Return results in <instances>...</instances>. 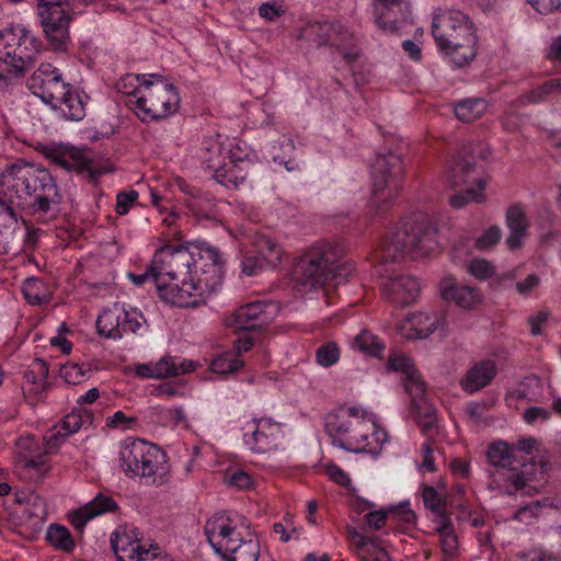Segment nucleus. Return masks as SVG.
Segmentation results:
<instances>
[{
  "label": "nucleus",
  "mask_w": 561,
  "mask_h": 561,
  "mask_svg": "<svg viewBox=\"0 0 561 561\" xmlns=\"http://www.w3.org/2000/svg\"><path fill=\"white\" fill-rule=\"evenodd\" d=\"M436 229L425 214H413L401 221L399 228L382 241L375 252V272L382 279V296L396 306L414 304L421 293L419 279L398 272L394 264L405 257L420 260L437 249Z\"/></svg>",
  "instance_id": "obj_1"
},
{
  "label": "nucleus",
  "mask_w": 561,
  "mask_h": 561,
  "mask_svg": "<svg viewBox=\"0 0 561 561\" xmlns=\"http://www.w3.org/2000/svg\"><path fill=\"white\" fill-rule=\"evenodd\" d=\"M60 197L50 173L34 164L19 162L5 167L0 173V207H31L33 211L47 214Z\"/></svg>",
  "instance_id": "obj_2"
},
{
  "label": "nucleus",
  "mask_w": 561,
  "mask_h": 561,
  "mask_svg": "<svg viewBox=\"0 0 561 561\" xmlns=\"http://www.w3.org/2000/svg\"><path fill=\"white\" fill-rule=\"evenodd\" d=\"M194 263L192 243L164 245L156 251L152 271L161 300L181 308L196 307L193 290H190Z\"/></svg>",
  "instance_id": "obj_3"
},
{
  "label": "nucleus",
  "mask_w": 561,
  "mask_h": 561,
  "mask_svg": "<svg viewBox=\"0 0 561 561\" xmlns=\"http://www.w3.org/2000/svg\"><path fill=\"white\" fill-rule=\"evenodd\" d=\"M325 431L333 444L352 453L378 454L387 442V433L377 427L374 417L357 407H341L325 417Z\"/></svg>",
  "instance_id": "obj_4"
},
{
  "label": "nucleus",
  "mask_w": 561,
  "mask_h": 561,
  "mask_svg": "<svg viewBox=\"0 0 561 561\" xmlns=\"http://www.w3.org/2000/svg\"><path fill=\"white\" fill-rule=\"evenodd\" d=\"M486 459L493 467L489 471L490 488L507 495L515 494L533 481L543 480L547 470L546 462L527 461L516 455L513 446L501 440L489 446Z\"/></svg>",
  "instance_id": "obj_5"
},
{
  "label": "nucleus",
  "mask_w": 561,
  "mask_h": 561,
  "mask_svg": "<svg viewBox=\"0 0 561 561\" xmlns=\"http://www.w3.org/2000/svg\"><path fill=\"white\" fill-rule=\"evenodd\" d=\"M434 41L456 67L468 65L477 55V34L473 23L459 10H444L433 18Z\"/></svg>",
  "instance_id": "obj_6"
},
{
  "label": "nucleus",
  "mask_w": 561,
  "mask_h": 561,
  "mask_svg": "<svg viewBox=\"0 0 561 561\" xmlns=\"http://www.w3.org/2000/svg\"><path fill=\"white\" fill-rule=\"evenodd\" d=\"M41 41L22 25L0 32V89L9 87L12 76L22 77L41 53Z\"/></svg>",
  "instance_id": "obj_7"
},
{
  "label": "nucleus",
  "mask_w": 561,
  "mask_h": 561,
  "mask_svg": "<svg viewBox=\"0 0 561 561\" xmlns=\"http://www.w3.org/2000/svg\"><path fill=\"white\" fill-rule=\"evenodd\" d=\"M119 467L128 478H139L150 485L160 486L169 480L170 468L164 451L140 438L122 442Z\"/></svg>",
  "instance_id": "obj_8"
},
{
  "label": "nucleus",
  "mask_w": 561,
  "mask_h": 561,
  "mask_svg": "<svg viewBox=\"0 0 561 561\" xmlns=\"http://www.w3.org/2000/svg\"><path fill=\"white\" fill-rule=\"evenodd\" d=\"M370 205L378 213L386 211L402 190L404 167L401 156L392 151L378 153L370 168Z\"/></svg>",
  "instance_id": "obj_9"
},
{
  "label": "nucleus",
  "mask_w": 561,
  "mask_h": 561,
  "mask_svg": "<svg viewBox=\"0 0 561 561\" xmlns=\"http://www.w3.org/2000/svg\"><path fill=\"white\" fill-rule=\"evenodd\" d=\"M156 81L145 82L136 99L126 101V105L142 121L151 122L168 118L180 106V96L175 87L162 80L161 76L148 75Z\"/></svg>",
  "instance_id": "obj_10"
},
{
  "label": "nucleus",
  "mask_w": 561,
  "mask_h": 561,
  "mask_svg": "<svg viewBox=\"0 0 561 561\" xmlns=\"http://www.w3.org/2000/svg\"><path fill=\"white\" fill-rule=\"evenodd\" d=\"M193 276L190 290H193L196 306L215 293L222 283L224 260L219 250L206 243H192Z\"/></svg>",
  "instance_id": "obj_11"
},
{
  "label": "nucleus",
  "mask_w": 561,
  "mask_h": 561,
  "mask_svg": "<svg viewBox=\"0 0 561 561\" xmlns=\"http://www.w3.org/2000/svg\"><path fill=\"white\" fill-rule=\"evenodd\" d=\"M36 12L50 48L66 50L70 41L69 3L66 0H36Z\"/></svg>",
  "instance_id": "obj_12"
},
{
  "label": "nucleus",
  "mask_w": 561,
  "mask_h": 561,
  "mask_svg": "<svg viewBox=\"0 0 561 561\" xmlns=\"http://www.w3.org/2000/svg\"><path fill=\"white\" fill-rule=\"evenodd\" d=\"M243 518L237 513L219 512L214 514L204 526V533L214 551L221 556L234 545L236 540L249 529L243 525Z\"/></svg>",
  "instance_id": "obj_13"
},
{
  "label": "nucleus",
  "mask_w": 561,
  "mask_h": 561,
  "mask_svg": "<svg viewBox=\"0 0 561 561\" xmlns=\"http://www.w3.org/2000/svg\"><path fill=\"white\" fill-rule=\"evenodd\" d=\"M68 84L61 70L50 62H42L26 80L30 92L50 107L61 100Z\"/></svg>",
  "instance_id": "obj_14"
},
{
  "label": "nucleus",
  "mask_w": 561,
  "mask_h": 561,
  "mask_svg": "<svg viewBox=\"0 0 561 561\" xmlns=\"http://www.w3.org/2000/svg\"><path fill=\"white\" fill-rule=\"evenodd\" d=\"M282 437V424L271 417L252 419L243 426L244 444L257 454L277 449Z\"/></svg>",
  "instance_id": "obj_15"
},
{
  "label": "nucleus",
  "mask_w": 561,
  "mask_h": 561,
  "mask_svg": "<svg viewBox=\"0 0 561 561\" xmlns=\"http://www.w3.org/2000/svg\"><path fill=\"white\" fill-rule=\"evenodd\" d=\"M45 156L56 165L66 171H75L78 174L87 176L90 181H96L101 171L95 169L91 151L87 149L69 148H47Z\"/></svg>",
  "instance_id": "obj_16"
},
{
  "label": "nucleus",
  "mask_w": 561,
  "mask_h": 561,
  "mask_svg": "<svg viewBox=\"0 0 561 561\" xmlns=\"http://www.w3.org/2000/svg\"><path fill=\"white\" fill-rule=\"evenodd\" d=\"M273 306L262 301H253L237 309L227 320V325L236 331L260 330L273 318Z\"/></svg>",
  "instance_id": "obj_17"
},
{
  "label": "nucleus",
  "mask_w": 561,
  "mask_h": 561,
  "mask_svg": "<svg viewBox=\"0 0 561 561\" xmlns=\"http://www.w3.org/2000/svg\"><path fill=\"white\" fill-rule=\"evenodd\" d=\"M409 0H373L374 22L387 34H396L410 13Z\"/></svg>",
  "instance_id": "obj_18"
},
{
  "label": "nucleus",
  "mask_w": 561,
  "mask_h": 561,
  "mask_svg": "<svg viewBox=\"0 0 561 561\" xmlns=\"http://www.w3.org/2000/svg\"><path fill=\"white\" fill-rule=\"evenodd\" d=\"M15 208L0 213V254H14L23 249L26 230L19 224Z\"/></svg>",
  "instance_id": "obj_19"
},
{
  "label": "nucleus",
  "mask_w": 561,
  "mask_h": 561,
  "mask_svg": "<svg viewBox=\"0 0 561 561\" xmlns=\"http://www.w3.org/2000/svg\"><path fill=\"white\" fill-rule=\"evenodd\" d=\"M447 183L451 188L465 186L484 190L488 176L473 162L459 158L453 162L448 171Z\"/></svg>",
  "instance_id": "obj_20"
},
{
  "label": "nucleus",
  "mask_w": 561,
  "mask_h": 561,
  "mask_svg": "<svg viewBox=\"0 0 561 561\" xmlns=\"http://www.w3.org/2000/svg\"><path fill=\"white\" fill-rule=\"evenodd\" d=\"M136 528L119 527L111 535V546L118 561H136L145 550Z\"/></svg>",
  "instance_id": "obj_21"
},
{
  "label": "nucleus",
  "mask_w": 561,
  "mask_h": 561,
  "mask_svg": "<svg viewBox=\"0 0 561 561\" xmlns=\"http://www.w3.org/2000/svg\"><path fill=\"white\" fill-rule=\"evenodd\" d=\"M65 93L61 95V100H58L51 105V108L57 111L61 117L68 121L79 122L85 116V106L88 95L79 89L72 87L70 83Z\"/></svg>",
  "instance_id": "obj_22"
},
{
  "label": "nucleus",
  "mask_w": 561,
  "mask_h": 561,
  "mask_svg": "<svg viewBox=\"0 0 561 561\" xmlns=\"http://www.w3.org/2000/svg\"><path fill=\"white\" fill-rule=\"evenodd\" d=\"M497 375L494 360L483 359L474 363L460 379V386L467 393H474L489 386Z\"/></svg>",
  "instance_id": "obj_23"
},
{
  "label": "nucleus",
  "mask_w": 561,
  "mask_h": 561,
  "mask_svg": "<svg viewBox=\"0 0 561 561\" xmlns=\"http://www.w3.org/2000/svg\"><path fill=\"white\" fill-rule=\"evenodd\" d=\"M440 295L444 300L454 301L462 309H472L481 301L480 291L476 287L459 285L454 277L442 280Z\"/></svg>",
  "instance_id": "obj_24"
},
{
  "label": "nucleus",
  "mask_w": 561,
  "mask_h": 561,
  "mask_svg": "<svg viewBox=\"0 0 561 561\" xmlns=\"http://www.w3.org/2000/svg\"><path fill=\"white\" fill-rule=\"evenodd\" d=\"M439 325V318L423 312L408 316L397 325L398 332L405 339H426Z\"/></svg>",
  "instance_id": "obj_25"
},
{
  "label": "nucleus",
  "mask_w": 561,
  "mask_h": 561,
  "mask_svg": "<svg viewBox=\"0 0 561 561\" xmlns=\"http://www.w3.org/2000/svg\"><path fill=\"white\" fill-rule=\"evenodd\" d=\"M48 373V365L44 359L35 358L32 362L23 376V392L26 398L33 396L35 400H38L47 392L49 389Z\"/></svg>",
  "instance_id": "obj_26"
},
{
  "label": "nucleus",
  "mask_w": 561,
  "mask_h": 561,
  "mask_svg": "<svg viewBox=\"0 0 561 561\" xmlns=\"http://www.w3.org/2000/svg\"><path fill=\"white\" fill-rule=\"evenodd\" d=\"M116 508L117 503L112 496L99 493L92 501L72 514L71 524L76 529L82 530L90 519Z\"/></svg>",
  "instance_id": "obj_27"
},
{
  "label": "nucleus",
  "mask_w": 561,
  "mask_h": 561,
  "mask_svg": "<svg viewBox=\"0 0 561 561\" xmlns=\"http://www.w3.org/2000/svg\"><path fill=\"white\" fill-rule=\"evenodd\" d=\"M295 274L299 284L310 289L322 288L330 280L332 272L314 262L309 265V257L302 255L297 262Z\"/></svg>",
  "instance_id": "obj_28"
},
{
  "label": "nucleus",
  "mask_w": 561,
  "mask_h": 561,
  "mask_svg": "<svg viewBox=\"0 0 561 561\" xmlns=\"http://www.w3.org/2000/svg\"><path fill=\"white\" fill-rule=\"evenodd\" d=\"M251 162L247 159H233L228 157V161L222 165L217 174H214L215 180L226 186L227 188H239L244 183Z\"/></svg>",
  "instance_id": "obj_29"
},
{
  "label": "nucleus",
  "mask_w": 561,
  "mask_h": 561,
  "mask_svg": "<svg viewBox=\"0 0 561 561\" xmlns=\"http://www.w3.org/2000/svg\"><path fill=\"white\" fill-rule=\"evenodd\" d=\"M234 542L220 556L225 561H257L260 543L249 529Z\"/></svg>",
  "instance_id": "obj_30"
},
{
  "label": "nucleus",
  "mask_w": 561,
  "mask_h": 561,
  "mask_svg": "<svg viewBox=\"0 0 561 561\" xmlns=\"http://www.w3.org/2000/svg\"><path fill=\"white\" fill-rule=\"evenodd\" d=\"M342 254L343 250L337 244L321 241L312 245L304 255L309 257V265L317 262L333 273L334 265L340 261Z\"/></svg>",
  "instance_id": "obj_31"
},
{
  "label": "nucleus",
  "mask_w": 561,
  "mask_h": 561,
  "mask_svg": "<svg viewBox=\"0 0 561 561\" xmlns=\"http://www.w3.org/2000/svg\"><path fill=\"white\" fill-rule=\"evenodd\" d=\"M199 159L206 169L217 174L228 159L227 151L217 138H206L199 148Z\"/></svg>",
  "instance_id": "obj_32"
},
{
  "label": "nucleus",
  "mask_w": 561,
  "mask_h": 561,
  "mask_svg": "<svg viewBox=\"0 0 561 561\" xmlns=\"http://www.w3.org/2000/svg\"><path fill=\"white\" fill-rule=\"evenodd\" d=\"M156 364L157 379L176 377L195 370L196 366L192 360L183 359L176 356H163Z\"/></svg>",
  "instance_id": "obj_33"
},
{
  "label": "nucleus",
  "mask_w": 561,
  "mask_h": 561,
  "mask_svg": "<svg viewBox=\"0 0 561 561\" xmlns=\"http://www.w3.org/2000/svg\"><path fill=\"white\" fill-rule=\"evenodd\" d=\"M96 329L100 335L107 339L123 337L121 310L117 307L104 310L96 320Z\"/></svg>",
  "instance_id": "obj_34"
},
{
  "label": "nucleus",
  "mask_w": 561,
  "mask_h": 561,
  "mask_svg": "<svg viewBox=\"0 0 561 561\" xmlns=\"http://www.w3.org/2000/svg\"><path fill=\"white\" fill-rule=\"evenodd\" d=\"M556 94H561V78L548 80L529 92L520 95L517 99V103L520 106L538 104Z\"/></svg>",
  "instance_id": "obj_35"
},
{
  "label": "nucleus",
  "mask_w": 561,
  "mask_h": 561,
  "mask_svg": "<svg viewBox=\"0 0 561 561\" xmlns=\"http://www.w3.org/2000/svg\"><path fill=\"white\" fill-rule=\"evenodd\" d=\"M85 424H91L90 415L84 411H73L64 416L55 426L56 433L51 438L67 437L77 433Z\"/></svg>",
  "instance_id": "obj_36"
},
{
  "label": "nucleus",
  "mask_w": 561,
  "mask_h": 561,
  "mask_svg": "<svg viewBox=\"0 0 561 561\" xmlns=\"http://www.w3.org/2000/svg\"><path fill=\"white\" fill-rule=\"evenodd\" d=\"M353 348L374 357H380L385 351V344L370 331L362 330L354 337Z\"/></svg>",
  "instance_id": "obj_37"
},
{
  "label": "nucleus",
  "mask_w": 561,
  "mask_h": 561,
  "mask_svg": "<svg viewBox=\"0 0 561 561\" xmlns=\"http://www.w3.org/2000/svg\"><path fill=\"white\" fill-rule=\"evenodd\" d=\"M486 110V103L482 99H469L459 102L455 106L456 117L465 123H471L480 118Z\"/></svg>",
  "instance_id": "obj_38"
},
{
  "label": "nucleus",
  "mask_w": 561,
  "mask_h": 561,
  "mask_svg": "<svg viewBox=\"0 0 561 561\" xmlns=\"http://www.w3.org/2000/svg\"><path fill=\"white\" fill-rule=\"evenodd\" d=\"M257 255L264 261L266 266L274 268L282 256V249L266 236H260L255 240Z\"/></svg>",
  "instance_id": "obj_39"
},
{
  "label": "nucleus",
  "mask_w": 561,
  "mask_h": 561,
  "mask_svg": "<svg viewBox=\"0 0 561 561\" xmlns=\"http://www.w3.org/2000/svg\"><path fill=\"white\" fill-rule=\"evenodd\" d=\"M47 541L56 549L69 552L75 548L70 531L61 525L53 524L46 533Z\"/></svg>",
  "instance_id": "obj_40"
},
{
  "label": "nucleus",
  "mask_w": 561,
  "mask_h": 561,
  "mask_svg": "<svg viewBox=\"0 0 561 561\" xmlns=\"http://www.w3.org/2000/svg\"><path fill=\"white\" fill-rule=\"evenodd\" d=\"M22 291L27 302L34 306H39L49 299L45 284L35 277L27 278L24 282Z\"/></svg>",
  "instance_id": "obj_41"
},
{
  "label": "nucleus",
  "mask_w": 561,
  "mask_h": 561,
  "mask_svg": "<svg viewBox=\"0 0 561 561\" xmlns=\"http://www.w3.org/2000/svg\"><path fill=\"white\" fill-rule=\"evenodd\" d=\"M90 368L77 363H67L60 366L59 375L68 385H80L90 377Z\"/></svg>",
  "instance_id": "obj_42"
},
{
  "label": "nucleus",
  "mask_w": 561,
  "mask_h": 561,
  "mask_svg": "<svg viewBox=\"0 0 561 561\" xmlns=\"http://www.w3.org/2000/svg\"><path fill=\"white\" fill-rule=\"evenodd\" d=\"M146 75H125L122 77L116 87L118 92L122 94H125L127 96H130V99H136L140 94V89L142 88V84L145 82H148L146 80Z\"/></svg>",
  "instance_id": "obj_43"
},
{
  "label": "nucleus",
  "mask_w": 561,
  "mask_h": 561,
  "mask_svg": "<svg viewBox=\"0 0 561 561\" xmlns=\"http://www.w3.org/2000/svg\"><path fill=\"white\" fill-rule=\"evenodd\" d=\"M340 347L333 341H329L320 345L316 351V362L318 365L324 368H329L336 364L340 359Z\"/></svg>",
  "instance_id": "obj_44"
},
{
  "label": "nucleus",
  "mask_w": 561,
  "mask_h": 561,
  "mask_svg": "<svg viewBox=\"0 0 561 561\" xmlns=\"http://www.w3.org/2000/svg\"><path fill=\"white\" fill-rule=\"evenodd\" d=\"M485 199L484 190L468 187L455 193L449 198V204L456 208L460 209L465 207L469 202L481 203Z\"/></svg>",
  "instance_id": "obj_45"
},
{
  "label": "nucleus",
  "mask_w": 561,
  "mask_h": 561,
  "mask_svg": "<svg viewBox=\"0 0 561 561\" xmlns=\"http://www.w3.org/2000/svg\"><path fill=\"white\" fill-rule=\"evenodd\" d=\"M403 383L412 402H415V400H420L421 398H425V382L416 368L404 376Z\"/></svg>",
  "instance_id": "obj_46"
},
{
  "label": "nucleus",
  "mask_w": 561,
  "mask_h": 561,
  "mask_svg": "<svg viewBox=\"0 0 561 561\" xmlns=\"http://www.w3.org/2000/svg\"><path fill=\"white\" fill-rule=\"evenodd\" d=\"M243 366V362L232 353H226L215 358L210 364V369L216 374H228L238 370Z\"/></svg>",
  "instance_id": "obj_47"
},
{
  "label": "nucleus",
  "mask_w": 561,
  "mask_h": 561,
  "mask_svg": "<svg viewBox=\"0 0 561 561\" xmlns=\"http://www.w3.org/2000/svg\"><path fill=\"white\" fill-rule=\"evenodd\" d=\"M320 28L325 33V38L320 42L321 44L339 46L347 36V31L340 23H323Z\"/></svg>",
  "instance_id": "obj_48"
},
{
  "label": "nucleus",
  "mask_w": 561,
  "mask_h": 561,
  "mask_svg": "<svg viewBox=\"0 0 561 561\" xmlns=\"http://www.w3.org/2000/svg\"><path fill=\"white\" fill-rule=\"evenodd\" d=\"M506 225L510 228V230L522 232L526 231L528 222L526 219L525 211L520 205H514L507 209Z\"/></svg>",
  "instance_id": "obj_49"
},
{
  "label": "nucleus",
  "mask_w": 561,
  "mask_h": 561,
  "mask_svg": "<svg viewBox=\"0 0 561 561\" xmlns=\"http://www.w3.org/2000/svg\"><path fill=\"white\" fill-rule=\"evenodd\" d=\"M123 334L126 332L136 333L145 322V318L137 309L121 310Z\"/></svg>",
  "instance_id": "obj_50"
},
{
  "label": "nucleus",
  "mask_w": 561,
  "mask_h": 561,
  "mask_svg": "<svg viewBox=\"0 0 561 561\" xmlns=\"http://www.w3.org/2000/svg\"><path fill=\"white\" fill-rule=\"evenodd\" d=\"M423 502L426 508L434 512H443L446 508V500L432 485H425L422 491Z\"/></svg>",
  "instance_id": "obj_51"
},
{
  "label": "nucleus",
  "mask_w": 561,
  "mask_h": 561,
  "mask_svg": "<svg viewBox=\"0 0 561 561\" xmlns=\"http://www.w3.org/2000/svg\"><path fill=\"white\" fill-rule=\"evenodd\" d=\"M387 366L391 370L401 371L404 376L415 369L413 360L402 353L390 354Z\"/></svg>",
  "instance_id": "obj_52"
},
{
  "label": "nucleus",
  "mask_w": 561,
  "mask_h": 561,
  "mask_svg": "<svg viewBox=\"0 0 561 561\" xmlns=\"http://www.w3.org/2000/svg\"><path fill=\"white\" fill-rule=\"evenodd\" d=\"M438 536L440 549L445 556L444 561H448L449 559L455 558L458 552V537L455 534V530L453 529L450 531H445Z\"/></svg>",
  "instance_id": "obj_53"
},
{
  "label": "nucleus",
  "mask_w": 561,
  "mask_h": 561,
  "mask_svg": "<svg viewBox=\"0 0 561 561\" xmlns=\"http://www.w3.org/2000/svg\"><path fill=\"white\" fill-rule=\"evenodd\" d=\"M468 272L479 279H486L492 276L493 265L484 259H474L468 265Z\"/></svg>",
  "instance_id": "obj_54"
},
{
  "label": "nucleus",
  "mask_w": 561,
  "mask_h": 561,
  "mask_svg": "<svg viewBox=\"0 0 561 561\" xmlns=\"http://www.w3.org/2000/svg\"><path fill=\"white\" fill-rule=\"evenodd\" d=\"M138 196L139 194L135 190L119 192L116 196V213L121 216L126 215L130 207L137 203Z\"/></svg>",
  "instance_id": "obj_55"
},
{
  "label": "nucleus",
  "mask_w": 561,
  "mask_h": 561,
  "mask_svg": "<svg viewBox=\"0 0 561 561\" xmlns=\"http://www.w3.org/2000/svg\"><path fill=\"white\" fill-rule=\"evenodd\" d=\"M501 239V229L496 226L490 227L481 237L476 240V248L479 250H489Z\"/></svg>",
  "instance_id": "obj_56"
},
{
  "label": "nucleus",
  "mask_w": 561,
  "mask_h": 561,
  "mask_svg": "<svg viewBox=\"0 0 561 561\" xmlns=\"http://www.w3.org/2000/svg\"><path fill=\"white\" fill-rule=\"evenodd\" d=\"M242 273L247 276L256 275L260 271L267 268L259 255H247L241 261Z\"/></svg>",
  "instance_id": "obj_57"
},
{
  "label": "nucleus",
  "mask_w": 561,
  "mask_h": 561,
  "mask_svg": "<svg viewBox=\"0 0 561 561\" xmlns=\"http://www.w3.org/2000/svg\"><path fill=\"white\" fill-rule=\"evenodd\" d=\"M423 435L433 439L439 434L437 414H427V417L416 420Z\"/></svg>",
  "instance_id": "obj_58"
},
{
  "label": "nucleus",
  "mask_w": 561,
  "mask_h": 561,
  "mask_svg": "<svg viewBox=\"0 0 561 561\" xmlns=\"http://www.w3.org/2000/svg\"><path fill=\"white\" fill-rule=\"evenodd\" d=\"M228 482L238 489H248L252 485V477L243 470L237 469L228 476Z\"/></svg>",
  "instance_id": "obj_59"
},
{
  "label": "nucleus",
  "mask_w": 561,
  "mask_h": 561,
  "mask_svg": "<svg viewBox=\"0 0 561 561\" xmlns=\"http://www.w3.org/2000/svg\"><path fill=\"white\" fill-rule=\"evenodd\" d=\"M388 513L385 510L373 511L365 514L364 519L371 529H380L386 525Z\"/></svg>",
  "instance_id": "obj_60"
},
{
  "label": "nucleus",
  "mask_w": 561,
  "mask_h": 561,
  "mask_svg": "<svg viewBox=\"0 0 561 561\" xmlns=\"http://www.w3.org/2000/svg\"><path fill=\"white\" fill-rule=\"evenodd\" d=\"M540 14H550L561 8V0H527Z\"/></svg>",
  "instance_id": "obj_61"
},
{
  "label": "nucleus",
  "mask_w": 561,
  "mask_h": 561,
  "mask_svg": "<svg viewBox=\"0 0 561 561\" xmlns=\"http://www.w3.org/2000/svg\"><path fill=\"white\" fill-rule=\"evenodd\" d=\"M355 266L352 262H346L339 264V262L334 265V271L330 280H337V283L346 282L347 278L354 273Z\"/></svg>",
  "instance_id": "obj_62"
},
{
  "label": "nucleus",
  "mask_w": 561,
  "mask_h": 561,
  "mask_svg": "<svg viewBox=\"0 0 561 561\" xmlns=\"http://www.w3.org/2000/svg\"><path fill=\"white\" fill-rule=\"evenodd\" d=\"M412 411L416 420L427 417V414H437L436 409L426 398H421L412 402Z\"/></svg>",
  "instance_id": "obj_63"
},
{
  "label": "nucleus",
  "mask_w": 561,
  "mask_h": 561,
  "mask_svg": "<svg viewBox=\"0 0 561 561\" xmlns=\"http://www.w3.org/2000/svg\"><path fill=\"white\" fill-rule=\"evenodd\" d=\"M136 561H171L170 557L163 554L158 547L146 549L138 554Z\"/></svg>",
  "instance_id": "obj_64"
}]
</instances>
